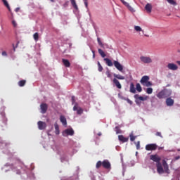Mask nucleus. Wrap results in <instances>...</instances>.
<instances>
[{
    "label": "nucleus",
    "instance_id": "f257e3e1",
    "mask_svg": "<svg viewBox=\"0 0 180 180\" xmlns=\"http://www.w3.org/2000/svg\"><path fill=\"white\" fill-rule=\"evenodd\" d=\"M150 160L156 162V168L157 171L159 174H169V167L168 166V163L165 160H163L161 164V158L158 156V155H151L150 156Z\"/></svg>",
    "mask_w": 180,
    "mask_h": 180
},
{
    "label": "nucleus",
    "instance_id": "cd10ccee",
    "mask_svg": "<svg viewBox=\"0 0 180 180\" xmlns=\"http://www.w3.org/2000/svg\"><path fill=\"white\" fill-rule=\"evenodd\" d=\"M105 75H107L108 78H112V72H110V70L109 69H107L105 72Z\"/></svg>",
    "mask_w": 180,
    "mask_h": 180
},
{
    "label": "nucleus",
    "instance_id": "a211bd4d",
    "mask_svg": "<svg viewBox=\"0 0 180 180\" xmlns=\"http://www.w3.org/2000/svg\"><path fill=\"white\" fill-rule=\"evenodd\" d=\"M60 121L63 124V126H67V119L64 115H60Z\"/></svg>",
    "mask_w": 180,
    "mask_h": 180
},
{
    "label": "nucleus",
    "instance_id": "f3484780",
    "mask_svg": "<svg viewBox=\"0 0 180 180\" xmlns=\"http://www.w3.org/2000/svg\"><path fill=\"white\" fill-rule=\"evenodd\" d=\"M145 9L148 13H151V11L153 9V6L150 4H147L145 6Z\"/></svg>",
    "mask_w": 180,
    "mask_h": 180
},
{
    "label": "nucleus",
    "instance_id": "f8f14e48",
    "mask_svg": "<svg viewBox=\"0 0 180 180\" xmlns=\"http://www.w3.org/2000/svg\"><path fill=\"white\" fill-rule=\"evenodd\" d=\"M174 99L171 98V97H169L166 99V105L167 106H174Z\"/></svg>",
    "mask_w": 180,
    "mask_h": 180
},
{
    "label": "nucleus",
    "instance_id": "c756f323",
    "mask_svg": "<svg viewBox=\"0 0 180 180\" xmlns=\"http://www.w3.org/2000/svg\"><path fill=\"white\" fill-rule=\"evenodd\" d=\"M33 38H34V40H35L36 41H39V33L38 32H35L33 34Z\"/></svg>",
    "mask_w": 180,
    "mask_h": 180
},
{
    "label": "nucleus",
    "instance_id": "bb28decb",
    "mask_svg": "<svg viewBox=\"0 0 180 180\" xmlns=\"http://www.w3.org/2000/svg\"><path fill=\"white\" fill-rule=\"evenodd\" d=\"M55 130L56 134H60V128L57 124H55Z\"/></svg>",
    "mask_w": 180,
    "mask_h": 180
},
{
    "label": "nucleus",
    "instance_id": "7c9ffc66",
    "mask_svg": "<svg viewBox=\"0 0 180 180\" xmlns=\"http://www.w3.org/2000/svg\"><path fill=\"white\" fill-rule=\"evenodd\" d=\"M2 2L4 3V5H5L8 11H11V7L9 6V4H8V1L6 0H2Z\"/></svg>",
    "mask_w": 180,
    "mask_h": 180
},
{
    "label": "nucleus",
    "instance_id": "423d86ee",
    "mask_svg": "<svg viewBox=\"0 0 180 180\" xmlns=\"http://www.w3.org/2000/svg\"><path fill=\"white\" fill-rule=\"evenodd\" d=\"M37 124H38V129L39 130H44L47 127V124H46V122L42 121H39L37 122Z\"/></svg>",
    "mask_w": 180,
    "mask_h": 180
},
{
    "label": "nucleus",
    "instance_id": "c9c22d12",
    "mask_svg": "<svg viewBox=\"0 0 180 180\" xmlns=\"http://www.w3.org/2000/svg\"><path fill=\"white\" fill-rule=\"evenodd\" d=\"M170 5H176V2L174 0H167Z\"/></svg>",
    "mask_w": 180,
    "mask_h": 180
},
{
    "label": "nucleus",
    "instance_id": "ea45409f",
    "mask_svg": "<svg viewBox=\"0 0 180 180\" xmlns=\"http://www.w3.org/2000/svg\"><path fill=\"white\" fill-rule=\"evenodd\" d=\"M136 150H140V141H138L136 143H135Z\"/></svg>",
    "mask_w": 180,
    "mask_h": 180
},
{
    "label": "nucleus",
    "instance_id": "4468645a",
    "mask_svg": "<svg viewBox=\"0 0 180 180\" xmlns=\"http://www.w3.org/2000/svg\"><path fill=\"white\" fill-rule=\"evenodd\" d=\"M118 140H120V141H122V143H127V141H129V137L126 138L123 135H119Z\"/></svg>",
    "mask_w": 180,
    "mask_h": 180
},
{
    "label": "nucleus",
    "instance_id": "a19ab883",
    "mask_svg": "<svg viewBox=\"0 0 180 180\" xmlns=\"http://www.w3.org/2000/svg\"><path fill=\"white\" fill-rule=\"evenodd\" d=\"M121 2L125 6H129V3L126 2L124 0H120Z\"/></svg>",
    "mask_w": 180,
    "mask_h": 180
},
{
    "label": "nucleus",
    "instance_id": "0eeeda50",
    "mask_svg": "<svg viewBox=\"0 0 180 180\" xmlns=\"http://www.w3.org/2000/svg\"><path fill=\"white\" fill-rule=\"evenodd\" d=\"M167 68L172 71H176L178 70V65L175 63H168Z\"/></svg>",
    "mask_w": 180,
    "mask_h": 180
},
{
    "label": "nucleus",
    "instance_id": "4d7b16f0",
    "mask_svg": "<svg viewBox=\"0 0 180 180\" xmlns=\"http://www.w3.org/2000/svg\"><path fill=\"white\" fill-rule=\"evenodd\" d=\"M51 1V2H54V0H50Z\"/></svg>",
    "mask_w": 180,
    "mask_h": 180
},
{
    "label": "nucleus",
    "instance_id": "4c0bfd02",
    "mask_svg": "<svg viewBox=\"0 0 180 180\" xmlns=\"http://www.w3.org/2000/svg\"><path fill=\"white\" fill-rule=\"evenodd\" d=\"M127 8H128V9H129L131 12H135L134 8H133V7H131V6H130V4H128V6H127Z\"/></svg>",
    "mask_w": 180,
    "mask_h": 180
},
{
    "label": "nucleus",
    "instance_id": "4be33fe9",
    "mask_svg": "<svg viewBox=\"0 0 180 180\" xmlns=\"http://www.w3.org/2000/svg\"><path fill=\"white\" fill-rule=\"evenodd\" d=\"M70 2L72 4V6H73V8H75L76 9V11H78V6L77 5L75 0H70Z\"/></svg>",
    "mask_w": 180,
    "mask_h": 180
},
{
    "label": "nucleus",
    "instance_id": "20e7f679",
    "mask_svg": "<svg viewBox=\"0 0 180 180\" xmlns=\"http://www.w3.org/2000/svg\"><path fill=\"white\" fill-rule=\"evenodd\" d=\"M140 60L141 63H143L144 64H150L153 63L151 58L147 56H141Z\"/></svg>",
    "mask_w": 180,
    "mask_h": 180
},
{
    "label": "nucleus",
    "instance_id": "37998d69",
    "mask_svg": "<svg viewBox=\"0 0 180 180\" xmlns=\"http://www.w3.org/2000/svg\"><path fill=\"white\" fill-rule=\"evenodd\" d=\"M12 25H13V26H14V27H16L18 26V24L16 23V21H15V20L12 21Z\"/></svg>",
    "mask_w": 180,
    "mask_h": 180
},
{
    "label": "nucleus",
    "instance_id": "7ed1b4c3",
    "mask_svg": "<svg viewBox=\"0 0 180 180\" xmlns=\"http://www.w3.org/2000/svg\"><path fill=\"white\" fill-rule=\"evenodd\" d=\"M145 148L146 151H155V150L158 148V146H157L155 143H150L147 144Z\"/></svg>",
    "mask_w": 180,
    "mask_h": 180
},
{
    "label": "nucleus",
    "instance_id": "6e6552de",
    "mask_svg": "<svg viewBox=\"0 0 180 180\" xmlns=\"http://www.w3.org/2000/svg\"><path fill=\"white\" fill-rule=\"evenodd\" d=\"M114 65H115V68H117V70H118V71H120L121 72H122V71H123V65H122V64H120V63H119V61L115 60Z\"/></svg>",
    "mask_w": 180,
    "mask_h": 180
},
{
    "label": "nucleus",
    "instance_id": "72a5a7b5",
    "mask_svg": "<svg viewBox=\"0 0 180 180\" xmlns=\"http://www.w3.org/2000/svg\"><path fill=\"white\" fill-rule=\"evenodd\" d=\"M129 137H130V141H134L136 140V138L137 136L133 135V133H131V134H129Z\"/></svg>",
    "mask_w": 180,
    "mask_h": 180
},
{
    "label": "nucleus",
    "instance_id": "13d9d810",
    "mask_svg": "<svg viewBox=\"0 0 180 180\" xmlns=\"http://www.w3.org/2000/svg\"><path fill=\"white\" fill-rule=\"evenodd\" d=\"M98 136H101V134H98Z\"/></svg>",
    "mask_w": 180,
    "mask_h": 180
},
{
    "label": "nucleus",
    "instance_id": "c03bdc74",
    "mask_svg": "<svg viewBox=\"0 0 180 180\" xmlns=\"http://www.w3.org/2000/svg\"><path fill=\"white\" fill-rule=\"evenodd\" d=\"M84 2L85 7L88 8V0H83Z\"/></svg>",
    "mask_w": 180,
    "mask_h": 180
},
{
    "label": "nucleus",
    "instance_id": "a18cd8bd",
    "mask_svg": "<svg viewBox=\"0 0 180 180\" xmlns=\"http://www.w3.org/2000/svg\"><path fill=\"white\" fill-rule=\"evenodd\" d=\"M72 105H74V103H75V96H72Z\"/></svg>",
    "mask_w": 180,
    "mask_h": 180
},
{
    "label": "nucleus",
    "instance_id": "9d476101",
    "mask_svg": "<svg viewBox=\"0 0 180 180\" xmlns=\"http://www.w3.org/2000/svg\"><path fill=\"white\" fill-rule=\"evenodd\" d=\"M148 81H150V77H148V76H143L142 78L140 80V82H141V85H144V84H146V83Z\"/></svg>",
    "mask_w": 180,
    "mask_h": 180
},
{
    "label": "nucleus",
    "instance_id": "bf43d9fd",
    "mask_svg": "<svg viewBox=\"0 0 180 180\" xmlns=\"http://www.w3.org/2000/svg\"><path fill=\"white\" fill-rule=\"evenodd\" d=\"M178 52L180 53V50H179Z\"/></svg>",
    "mask_w": 180,
    "mask_h": 180
},
{
    "label": "nucleus",
    "instance_id": "5701e85b",
    "mask_svg": "<svg viewBox=\"0 0 180 180\" xmlns=\"http://www.w3.org/2000/svg\"><path fill=\"white\" fill-rule=\"evenodd\" d=\"M98 53L100 54V56H101V57H103V58H105V57H106V54L102 49H98Z\"/></svg>",
    "mask_w": 180,
    "mask_h": 180
},
{
    "label": "nucleus",
    "instance_id": "052dcab7",
    "mask_svg": "<svg viewBox=\"0 0 180 180\" xmlns=\"http://www.w3.org/2000/svg\"><path fill=\"white\" fill-rule=\"evenodd\" d=\"M179 151H180V150H179Z\"/></svg>",
    "mask_w": 180,
    "mask_h": 180
},
{
    "label": "nucleus",
    "instance_id": "2eb2a0df",
    "mask_svg": "<svg viewBox=\"0 0 180 180\" xmlns=\"http://www.w3.org/2000/svg\"><path fill=\"white\" fill-rule=\"evenodd\" d=\"M134 98H135V99H136V100L139 99V101H142L143 102L144 101H147V99H148V96L143 97L141 96H139V94H136L134 96Z\"/></svg>",
    "mask_w": 180,
    "mask_h": 180
},
{
    "label": "nucleus",
    "instance_id": "8fccbe9b",
    "mask_svg": "<svg viewBox=\"0 0 180 180\" xmlns=\"http://www.w3.org/2000/svg\"><path fill=\"white\" fill-rule=\"evenodd\" d=\"M20 8H15V12H19V10H20Z\"/></svg>",
    "mask_w": 180,
    "mask_h": 180
},
{
    "label": "nucleus",
    "instance_id": "3c124183",
    "mask_svg": "<svg viewBox=\"0 0 180 180\" xmlns=\"http://www.w3.org/2000/svg\"><path fill=\"white\" fill-rule=\"evenodd\" d=\"M1 115L3 116V117H5V112H1Z\"/></svg>",
    "mask_w": 180,
    "mask_h": 180
},
{
    "label": "nucleus",
    "instance_id": "2f4dec72",
    "mask_svg": "<svg viewBox=\"0 0 180 180\" xmlns=\"http://www.w3.org/2000/svg\"><path fill=\"white\" fill-rule=\"evenodd\" d=\"M19 86H25L26 85V80H21L18 82Z\"/></svg>",
    "mask_w": 180,
    "mask_h": 180
},
{
    "label": "nucleus",
    "instance_id": "49530a36",
    "mask_svg": "<svg viewBox=\"0 0 180 180\" xmlns=\"http://www.w3.org/2000/svg\"><path fill=\"white\" fill-rule=\"evenodd\" d=\"M127 102L128 103H129V105H132L133 104V101H131L130 99L127 98Z\"/></svg>",
    "mask_w": 180,
    "mask_h": 180
},
{
    "label": "nucleus",
    "instance_id": "6e6d98bb",
    "mask_svg": "<svg viewBox=\"0 0 180 180\" xmlns=\"http://www.w3.org/2000/svg\"><path fill=\"white\" fill-rule=\"evenodd\" d=\"M17 174H18V175H20V171L18 170V171L17 172Z\"/></svg>",
    "mask_w": 180,
    "mask_h": 180
},
{
    "label": "nucleus",
    "instance_id": "393cba45",
    "mask_svg": "<svg viewBox=\"0 0 180 180\" xmlns=\"http://www.w3.org/2000/svg\"><path fill=\"white\" fill-rule=\"evenodd\" d=\"M136 91H138V92H141V91H143V89L141 88V85H140V83H137L136 84Z\"/></svg>",
    "mask_w": 180,
    "mask_h": 180
},
{
    "label": "nucleus",
    "instance_id": "09e8293b",
    "mask_svg": "<svg viewBox=\"0 0 180 180\" xmlns=\"http://www.w3.org/2000/svg\"><path fill=\"white\" fill-rule=\"evenodd\" d=\"M93 53V58H95V51H92Z\"/></svg>",
    "mask_w": 180,
    "mask_h": 180
},
{
    "label": "nucleus",
    "instance_id": "a878e982",
    "mask_svg": "<svg viewBox=\"0 0 180 180\" xmlns=\"http://www.w3.org/2000/svg\"><path fill=\"white\" fill-rule=\"evenodd\" d=\"M134 30H136V32H142V33H144V30H143L141 29V27L140 26H137V25L134 26Z\"/></svg>",
    "mask_w": 180,
    "mask_h": 180
},
{
    "label": "nucleus",
    "instance_id": "dca6fc26",
    "mask_svg": "<svg viewBox=\"0 0 180 180\" xmlns=\"http://www.w3.org/2000/svg\"><path fill=\"white\" fill-rule=\"evenodd\" d=\"M62 63H63V65H65V67L67 68H70V67H71V63L68 59H62Z\"/></svg>",
    "mask_w": 180,
    "mask_h": 180
},
{
    "label": "nucleus",
    "instance_id": "58836bf2",
    "mask_svg": "<svg viewBox=\"0 0 180 180\" xmlns=\"http://www.w3.org/2000/svg\"><path fill=\"white\" fill-rule=\"evenodd\" d=\"M115 131L117 134H120V133H122V131L120 130V128L119 127H115Z\"/></svg>",
    "mask_w": 180,
    "mask_h": 180
},
{
    "label": "nucleus",
    "instance_id": "39448f33",
    "mask_svg": "<svg viewBox=\"0 0 180 180\" xmlns=\"http://www.w3.org/2000/svg\"><path fill=\"white\" fill-rule=\"evenodd\" d=\"M73 110L75 112L77 110V115H82L84 113V110L78 106V103H75L74 107H73Z\"/></svg>",
    "mask_w": 180,
    "mask_h": 180
},
{
    "label": "nucleus",
    "instance_id": "ddd939ff",
    "mask_svg": "<svg viewBox=\"0 0 180 180\" xmlns=\"http://www.w3.org/2000/svg\"><path fill=\"white\" fill-rule=\"evenodd\" d=\"M113 84H115V86L118 89H122V84H120V82H119V80H117V79L114 78L112 80Z\"/></svg>",
    "mask_w": 180,
    "mask_h": 180
},
{
    "label": "nucleus",
    "instance_id": "1a4fd4ad",
    "mask_svg": "<svg viewBox=\"0 0 180 180\" xmlns=\"http://www.w3.org/2000/svg\"><path fill=\"white\" fill-rule=\"evenodd\" d=\"M41 108V112L44 115L46 112H47V109H49V105L46 103H41L40 105Z\"/></svg>",
    "mask_w": 180,
    "mask_h": 180
},
{
    "label": "nucleus",
    "instance_id": "aec40b11",
    "mask_svg": "<svg viewBox=\"0 0 180 180\" xmlns=\"http://www.w3.org/2000/svg\"><path fill=\"white\" fill-rule=\"evenodd\" d=\"M157 96L159 99H164V98H165V93L164 91H160L157 94Z\"/></svg>",
    "mask_w": 180,
    "mask_h": 180
},
{
    "label": "nucleus",
    "instance_id": "f03ea898",
    "mask_svg": "<svg viewBox=\"0 0 180 180\" xmlns=\"http://www.w3.org/2000/svg\"><path fill=\"white\" fill-rule=\"evenodd\" d=\"M100 167H103L105 168V169H110V168H111L110 162H109V160H105L103 162L98 161L96 165V168L97 169H99Z\"/></svg>",
    "mask_w": 180,
    "mask_h": 180
},
{
    "label": "nucleus",
    "instance_id": "412c9836",
    "mask_svg": "<svg viewBox=\"0 0 180 180\" xmlns=\"http://www.w3.org/2000/svg\"><path fill=\"white\" fill-rule=\"evenodd\" d=\"M129 91H130L131 94H136V87H134V84L131 83Z\"/></svg>",
    "mask_w": 180,
    "mask_h": 180
},
{
    "label": "nucleus",
    "instance_id": "de8ad7c7",
    "mask_svg": "<svg viewBox=\"0 0 180 180\" xmlns=\"http://www.w3.org/2000/svg\"><path fill=\"white\" fill-rule=\"evenodd\" d=\"M2 56H8V54L6 53V51H3L2 52Z\"/></svg>",
    "mask_w": 180,
    "mask_h": 180
},
{
    "label": "nucleus",
    "instance_id": "b1692460",
    "mask_svg": "<svg viewBox=\"0 0 180 180\" xmlns=\"http://www.w3.org/2000/svg\"><path fill=\"white\" fill-rule=\"evenodd\" d=\"M97 65H98V70L99 71V72H102V71H103V67H102V65H101V62H98L97 63Z\"/></svg>",
    "mask_w": 180,
    "mask_h": 180
},
{
    "label": "nucleus",
    "instance_id": "9b49d317",
    "mask_svg": "<svg viewBox=\"0 0 180 180\" xmlns=\"http://www.w3.org/2000/svg\"><path fill=\"white\" fill-rule=\"evenodd\" d=\"M64 134H67L68 136H74V129H67L63 131V136Z\"/></svg>",
    "mask_w": 180,
    "mask_h": 180
},
{
    "label": "nucleus",
    "instance_id": "473e14b6",
    "mask_svg": "<svg viewBox=\"0 0 180 180\" xmlns=\"http://www.w3.org/2000/svg\"><path fill=\"white\" fill-rule=\"evenodd\" d=\"M146 92L148 95H151V94H153V88L151 87L147 88Z\"/></svg>",
    "mask_w": 180,
    "mask_h": 180
},
{
    "label": "nucleus",
    "instance_id": "5fc2aeb1",
    "mask_svg": "<svg viewBox=\"0 0 180 180\" xmlns=\"http://www.w3.org/2000/svg\"><path fill=\"white\" fill-rule=\"evenodd\" d=\"M179 158H180L179 156H176V157L175 158V160H179Z\"/></svg>",
    "mask_w": 180,
    "mask_h": 180
},
{
    "label": "nucleus",
    "instance_id": "f704fd0d",
    "mask_svg": "<svg viewBox=\"0 0 180 180\" xmlns=\"http://www.w3.org/2000/svg\"><path fill=\"white\" fill-rule=\"evenodd\" d=\"M143 86H153V83L150 81H147L145 84H143Z\"/></svg>",
    "mask_w": 180,
    "mask_h": 180
},
{
    "label": "nucleus",
    "instance_id": "864d4df0",
    "mask_svg": "<svg viewBox=\"0 0 180 180\" xmlns=\"http://www.w3.org/2000/svg\"><path fill=\"white\" fill-rule=\"evenodd\" d=\"M13 50H14V51H16V48L15 47V45L13 44Z\"/></svg>",
    "mask_w": 180,
    "mask_h": 180
},
{
    "label": "nucleus",
    "instance_id": "603ef678",
    "mask_svg": "<svg viewBox=\"0 0 180 180\" xmlns=\"http://www.w3.org/2000/svg\"><path fill=\"white\" fill-rule=\"evenodd\" d=\"M176 64H178V65L180 66V60H177V61H176Z\"/></svg>",
    "mask_w": 180,
    "mask_h": 180
},
{
    "label": "nucleus",
    "instance_id": "e433bc0d",
    "mask_svg": "<svg viewBox=\"0 0 180 180\" xmlns=\"http://www.w3.org/2000/svg\"><path fill=\"white\" fill-rule=\"evenodd\" d=\"M97 41L99 46H101V47H103V44L102 43V41H101V38H97Z\"/></svg>",
    "mask_w": 180,
    "mask_h": 180
},
{
    "label": "nucleus",
    "instance_id": "6ab92c4d",
    "mask_svg": "<svg viewBox=\"0 0 180 180\" xmlns=\"http://www.w3.org/2000/svg\"><path fill=\"white\" fill-rule=\"evenodd\" d=\"M104 61H105V64L108 65V67H112L113 66V63L112 60L108 58H104Z\"/></svg>",
    "mask_w": 180,
    "mask_h": 180
},
{
    "label": "nucleus",
    "instance_id": "c85d7f7f",
    "mask_svg": "<svg viewBox=\"0 0 180 180\" xmlns=\"http://www.w3.org/2000/svg\"><path fill=\"white\" fill-rule=\"evenodd\" d=\"M114 77H115V79H124V76H122V75H120L114 74Z\"/></svg>",
    "mask_w": 180,
    "mask_h": 180
},
{
    "label": "nucleus",
    "instance_id": "79ce46f5",
    "mask_svg": "<svg viewBox=\"0 0 180 180\" xmlns=\"http://www.w3.org/2000/svg\"><path fill=\"white\" fill-rule=\"evenodd\" d=\"M155 136L158 137H161L162 139V134H161V132H156Z\"/></svg>",
    "mask_w": 180,
    "mask_h": 180
}]
</instances>
